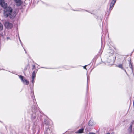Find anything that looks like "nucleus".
<instances>
[{
  "mask_svg": "<svg viewBox=\"0 0 134 134\" xmlns=\"http://www.w3.org/2000/svg\"><path fill=\"white\" fill-rule=\"evenodd\" d=\"M4 25L6 28L9 29H11L13 27L12 24L8 22H6L4 24Z\"/></svg>",
  "mask_w": 134,
  "mask_h": 134,
  "instance_id": "4",
  "label": "nucleus"
},
{
  "mask_svg": "<svg viewBox=\"0 0 134 134\" xmlns=\"http://www.w3.org/2000/svg\"><path fill=\"white\" fill-rule=\"evenodd\" d=\"M0 5L2 7L4 8V9L5 8L8 7H7V3H5L4 0H0Z\"/></svg>",
  "mask_w": 134,
  "mask_h": 134,
  "instance_id": "5",
  "label": "nucleus"
},
{
  "mask_svg": "<svg viewBox=\"0 0 134 134\" xmlns=\"http://www.w3.org/2000/svg\"><path fill=\"white\" fill-rule=\"evenodd\" d=\"M27 66H26V67L25 68H24V70H27Z\"/></svg>",
  "mask_w": 134,
  "mask_h": 134,
  "instance_id": "21",
  "label": "nucleus"
},
{
  "mask_svg": "<svg viewBox=\"0 0 134 134\" xmlns=\"http://www.w3.org/2000/svg\"><path fill=\"white\" fill-rule=\"evenodd\" d=\"M111 53L112 54L113 53V50H111Z\"/></svg>",
  "mask_w": 134,
  "mask_h": 134,
  "instance_id": "23",
  "label": "nucleus"
},
{
  "mask_svg": "<svg viewBox=\"0 0 134 134\" xmlns=\"http://www.w3.org/2000/svg\"><path fill=\"white\" fill-rule=\"evenodd\" d=\"M9 39H10V38L9 37H7V39L8 40Z\"/></svg>",
  "mask_w": 134,
  "mask_h": 134,
  "instance_id": "25",
  "label": "nucleus"
},
{
  "mask_svg": "<svg viewBox=\"0 0 134 134\" xmlns=\"http://www.w3.org/2000/svg\"><path fill=\"white\" fill-rule=\"evenodd\" d=\"M133 106H134V102H133Z\"/></svg>",
  "mask_w": 134,
  "mask_h": 134,
  "instance_id": "30",
  "label": "nucleus"
},
{
  "mask_svg": "<svg viewBox=\"0 0 134 134\" xmlns=\"http://www.w3.org/2000/svg\"><path fill=\"white\" fill-rule=\"evenodd\" d=\"M128 131L130 133H131L133 131V129L132 128V125L131 124L128 129Z\"/></svg>",
  "mask_w": 134,
  "mask_h": 134,
  "instance_id": "9",
  "label": "nucleus"
},
{
  "mask_svg": "<svg viewBox=\"0 0 134 134\" xmlns=\"http://www.w3.org/2000/svg\"><path fill=\"white\" fill-rule=\"evenodd\" d=\"M19 41H20V42L21 43V40L19 37Z\"/></svg>",
  "mask_w": 134,
  "mask_h": 134,
  "instance_id": "26",
  "label": "nucleus"
},
{
  "mask_svg": "<svg viewBox=\"0 0 134 134\" xmlns=\"http://www.w3.org/2000/svg\"><path fill=\"white\" fill-rule=\"evenodd\" d=\"M32 69L33 70L35 68V66L34 65H32Z\"/></svg>",
  "mask_w": 134,
  "mask_h": 134,
  "instance_id": "18",
  "label": "nucleus"
},
{
  "mask_svg": "<svg viewBox=\"0 0 134 134\" xmlns=\"http://www.w3.org/2000/svg\"><path fill=\"white\" fill-rule=\"evenodd\" d=\"M84 128H82L79 129L78 131L76 132V133H83L84 131Z\"/></svg>",
  "mask_w": 134,
  "mask_h": 134,
  "instance_id": "11",
  "label": "nucleus"
},
{
  "mask_svg": "<svg viewBox=\"0 0 134 134\" xmlns=\"http://www.w3.org/2000/svg\"><path fill=\"white\" fill-rule=\"evenodd\" d=\"M34 78H32V83H34Z\"/></svg>",
  "mask_w": 134,
  "mask_h": 134,
  "instance_id": "19",
  "label": "nucleus"
},
{
  "mask_svg": "<svg viewBox=\"0 0 134 134\" xmlns=\"http://www.w3.org/2000/svg\"><path fill=\"white\" fill-rule=\"evenodd\" d=\"M106 134H110V133H107Z\"/></svg>",
  "mask_w": 134,
  "mask_h": 134,
  "instance_id": "29",
  "label": "nucleus"
},
{
  "mask_svg": "<svg viewBox=\"0 0 134 134\" xmlns=\"http://www.w3.org/2000/svg\"><path fill=\"white\" fill-rule=\"evenodd\" d=\"M86 65L85 66H84V67H83L85 69H86Z\"/></svg>",
  "mask_w": 134,
  "mask_h": 134,
  "instance_id": "24",
  "label": "nucleus"
},
{
  "mask_svg": "<svg viewBox=\"0 0 134 134\" xmlns=\"http://www.w3.org/2000/svg\"><path fill=\"white\" fill-rule=\"evenodd\" d=\"M114 60L111 59V58L110 57L108 58L107 62L109 63V65H112L113 64Z\"/></svg>",
  "mask_w": 134,
  "mask_h": 134,
  "instance_id": "6",
  "label": "nucleus"
},
{
  "mask_svg": "<svg viewBox=\"0 0 134 134\" xmlns=\"http://www.w3.org/2000/svg\"><path fill=\"white\" fill-rule=\"evenodd\" d=\"M24 49L25 50V53H26V51L24 49Z\"/></svg>",
  "mask_w": 134,
  "mask_h": 134,
  "instance_id": "28",
  "label": "nucleus"
},
{
  "mask_svg": "<svg viewBox=\"0 0 134 134\" xmlns=\"http://www.w3.org/2000/svg\"><path fill=\"white\" fill-rule=\"evenodd\" d=\"M89 134H95V133L92 132L90 133Z\"/></svg>",
  "mask_w": 134,
  "mask_h": 134,
  "instance_id": "22",
  "label": "nucleus"
},
{
  "mask_svg": "<svg viewBox=\"0 0 134 134\" xmlns=\"http://www.w3.org/2000/svg\"><path fill=\"white\" fill-rule=\"evenodd\" d=\"M3 15L5 18L9 16L11 19L15 18L16 15V12L13 10L10 7H8L5 8L4 10Z\"/></svg>",
  "mask_w": 134,
  "mask_h": 134,
  "instance_id": "1",
  "label": "nucleus"
},
{
  "mask_svg": "<svg viewBox=\"0 0 134 134\" xmlns=\"http://www.w3.org/2000/svg\"><path fill=\"white\" fill-rule=\"evenodd\" d=\"M116 0H112V1L110 3L109 10V12H110L112 10V9L114 7Z\"/></svg>",
  "mask_w": 134,
  "mask_h": 134,
  "instance_id": "3",
  "label": "nucleus"
},
{
  "mask_svg": "<svg viewBox=\"0 0 134 134\" xmlns=\"http://www.w3.org/2000/svg\"><path fill=\"white\" fill-rule=\"evenodd\" d=\"M34 110V111L33 110V111H32V112H34V113H35V110Z\"/></svg>",
  "mask_w": 134,
  "mask_h": 134,
  "instance_id": "27",
  "label": "nucleus"
},
{
  "mask_svg": "<svg viewBox=\"0 0 134 134\" xmlns=\"http://www.w3.org/2000/svg\"><path fill=\"white\" fill-rule=\"evenodd\" d=\"M35 75L36 74L35 73V72L34 71L33 72L32 74V78H34L35 77Z\"/></svg>",
  "mask_w": 134,
  "mask_h": 134,
  "instance_id": "13",
  "label": "nucleus"
},
{
  "mask_svg": "<svg viewBox=\"0 0 134 134\" xmlns=\"http://www.w3.org/2000/svg\"><path fill=\"white\" fill-rule=\"evenodd\" d=\"M14 1L17 6H20L22 4V2L21 0H14Z\"/></svg>",
  "mask_w": 134,
  "mask_h": 134,
  "instance_id": "8",
  "label": "nucleus"
},
{
  "mask_svg": "<svg viewBox=\"0 0 134 134\" xmlns=\"http://www.w3.org/2000/svg\"><path fill=\"white\" fill-rule=\"evenodd\" d=\"M19 78H20L21 81L23 82V83L25 84L26 85H28L29 84V82L26 80L24 77L20 75L19 76Z\"/></svg>",
  "mask_w": 134,
  "mask_h": 134,
  "instance_id": "2",
  "label": "nucleus"
},
{
  "mask_svg": "<svg viewBox=\"0 0 134 134\" xmlns=\"http://www.w3.org/2000/svg\"><path fill=\"white\" fill-rule=\"evenodd\" d=\"M87 86H88V80H89V77H88L87 76Z\"/></svg>",
  "mask_w": 134,
  "mask_h": 134,
  "instance_id": "17",
  "label": "nucleus"
},
{
  "mask_svg": "<svg viewBox=\"0 0 134 134\" xmlns=\"http://www.w3.org/2000/svg\"><path fill=\"white\" fill-rule=\"evenodd\" d=\"M36 118V115L35 113H33L32 115V119L33 120H34Z\"/></svg>",
  "mask_w": 134,
  "mask_h": 134,
  "instance_id": "12",
  "label": "nucleus"
},
{
  "mask_svg": "<svg viewBox=\"0 0 134 134\" xmlns=\"http://www.w3.org/2000/svg\"><path fill=\"white\" fill-rule=\"evenodd\" d=\"M85 130H86L87 131H90V130H88V129L87 128H86Z\"/></svg>",
  "mask_w": 134,
  "mask_h": 134,
  "instance_id": "20",
  "label": "nucleus"
},
{
  "mask_svg": "<svg viewBox=\"0 0 134 134\" xmlns=\"http://www.w3.org/2000/svg\"><path fill=\"white\" fill-rule=\"evenodd\" d=\"M118 66L119 67L123 69V68L122 65H121V64L120 65H118Z\"/></svg>",
  "mask_w": 134,
  "mask_h": 134,
  "instance_id": "16",
  "label": "nucleus"
},
{
  "mask_svg": "<svg viewBox=\"0 0 134 134\" xmlns=\"http://www.w3.org/2000/svg\"><path fill=\"white\" fill-rule=\"evenodd\" d=\"M45 134H52V132L50 129L48 128L45 131Z\"/></svg>",
  "mask_w": 134,
  "mask_h": 134,
  "instance_id": "10",
  "label": "nucleus"
},
{
  "mask_svg": "<svg viewBox=\"0 0 134 134\" xmlns=\"http://www.w3.org/2000/svg\"><path fill=\"white\" fill-rule=\"evenodd\" d=\"M125 72H126V70H125Z\"/></svg>",
  "mask_w": 134,
  "mask_h": 134,
  "instance_id": "31",
  "label": "nucleus"
},
{
  "mask_svg": "<svg viewBox=\"0 0 134 134\" xmlns=\"http://www.w3.org/2000/svg\"><path fill=\"white\" fill-rule=\"evenodd\" d=\"M95 124V122H94L92 119L90 120L89 122L88 125L90 126H93Z\"/></svg>",
  "mask_w": 134,
  "mask_h": 134,
  "instance_id": "7",
  "label": "nucleus"
},
{
  "mask_svg": "<svg viewBox=\"0 0 134 134\" xmlns=\"http://www.w3.org/2000/svg\"><path fill=\"white\" fill-rule=\"evenodd\" d=\"M3 29V26L2 24L0 23V30H2Z\"/></svg>",
  "mask_w": 134,
  "mask_h": 134,
  "instance_id": "15",
  "label": "nucleus"
},
{
  "mask_svg": "<svg viewBox=\"0 0 134 134\" xmlns=\"http://www.w3.org/2000/svg\"><path fill=\"white\" fill-rule=\"evenodd\" d=\"M129 64V66H130V68H131V69H132V72H133V68H132V64L131 63V62H130Z\"/></svg>",
  "mask_w": 134,
  "mask_h": 134,
  "instance_id": "14",
  "label": "nucleus"
}]
</instances>
